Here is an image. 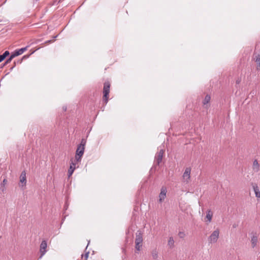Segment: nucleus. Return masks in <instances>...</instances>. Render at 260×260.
<instances>
[{"label":"nucleus","mask_w":260,"mask_h":260,"mask_svg":"<svg viewBox=\"0 0 260 260\" xmlns=\"http://www.w3.org/2000/svg\"><path fill=\"white\" fill-rule=\"evenodd\" d=\"M151 255L153 259H156L158 257V252L156 249H154L152 251Z\"/></svg>","instance_id":"aec40b11"},{"label":"nucleus","mask_w":260,"mask_h":260,"mask_svg":"<svg viewBox=\"0 0 260 260\" xmlns=\"http://www.w3.org/2000/svg\"><path fill=\"white\" fill-rule=\"evenodd\" d=\"M253 190L254 191L256 197L259 198H260V191H259L258 187L257 186V185L256 184H254V185H253Z\"/></svg>","instance_id":"2eb2a0df"},{"label":"nucleus","mask_w":260,"mask_h":260,"mask_svg":"<svg viewBox=\"0 0 260 260\" xmlns=\"http://www.w3.org/2000/svg\"><path fill=\"white\" fill-rule=\"evenodd\" d=\"M206 216L205 218V221L208 222V223L210 222L212 220V218L213 216V212L211 210H208L206 212Z\"/></svg>","instance_id":"9d476101"},{"label":"nucleus","mask_w":260,"mask_h":260,"mask_svg":"<svg viewBox=\"0 0 260 260\" xmlns=\"http://www.w3.org/2000/svg\"><path fill=\"white\" fill-rule=\"evenodd\" d=\"M29 47V46H27L24 48H20L19 49H17V50H16L14 52V53L15 54V55L17 56H19L21 54H22L24 51H25L26 50H27L28 47Z\"/></svg>","instance_id":"9b49d317"},{"label":"nucleus","mask_w":260,"mask_h":260,"mask_svg":"<svg viewBox=\"0 0 260 260\" xmlns=\"http://www.w3.org/2000/svg\"><path fill=\"white\" fill-rule=\"evenodd\" d=\"M15 57H16V56L15 55L14 52L12 53L10 56L5 62V64H7L9 63L12 61V60Z\"/></svg>","instance_id":"f3484780"},{"label":"nucleus","mask_w":260,"mask_h":260,"mask_svg":"<svg viewBox=\"0 0 260 260\" xmlns=\"http://www.w3.org/2000/svg\"><path fill=\"white\" fill-rule=\"evenodd\" d=\"M47 247V242L45 240H43L41 243L40 246V251L41 253V255L40 256V258H42V257L45 254L46 252V248Z\"/></svg>","instance_id":"39448f33"},{"label":"nucleus","mask_w":260,"mask_h":260,"mask_svg":"<svg viewBox=\"0 0 260 260\" xmlns=\"http://www.w3.org/2000/svg\"><path fill=\"white\" fill-rule=\"evenodd\" d=\"M110 83L109 81L105 82L104 83L103 87V102L106 105L109 100V94L110 92Z\"/></svg>","instance_id":"f03ea898"},{"label":"nucleus","mask_w":260,"mask_h":260,"mask_svg":"<svg viewBox=\"0 0 260 260\" xmlns=\"http://www.w3.org/2000/svg\"><path fill=\"white\" fill-rule=\"evenodd\" d=\"M190 172L191 169L190 168H186L185 172L183 175V179H184V181L187 183L188 182L190 177Z\"/></svg>","instance_id":"0eeeda50"},{"label":"nucleus","mask_w":260,"mask_h":260,"mask_svg":"<svg viewBox=\"0 0 260 260\" xmlns=\"http://www.w3.org/2000/svg\"><path fill=\"white\" fill-rule=\"evenodd\" d=\"M168 244L171 248H172L174 247V241L173 238L172 237H170L169 238Z\"/></svg>","instance_id":"6ab92c4d"},{"label":"nucleus","mask_w":260,"mask_h":260,"mask_svg":"<svg viewBox=\"0 0 260 260\" xmlns=\"http://www.w3.org/2000/svg\"><path fill=\"white\" fill-rule=\"evenodd\" d=\"M142 246V244L135 243V248L137 250L140 251Z\"/></svg>","instance_id":"412c9836"},{"label":"nucleus","mask_w":260,"mask_h":260,"mask_svg":"<svg viewBox=\"0 0 260 260\" xmlns=\"http://www.w3.org/2000/svg\"><path fill=\"white\" fill-rule=\"evenodd\" d=\"M219 232L218 230L214 231L209 236L208 240L210 243H214L217 242L219 237Z\"/></svg>","instance_id":"20e7f679"},{"label":"nucleus","mask_w":260,"mask_h":260,"mask_svg":"<svg viewBox=\"0 0 260 260\" xmlns=\"http://www.w3.org/2000/svg\"><path fill=\"white\" fill-rule=\"evenodd\" d=\"M86 143V140L84 138H82L81 140L80 143L78 145L75 155V160L76 161H79L81 160V157L84 152Z\"/></svg>","instance_id":"f257e3e1"},{"label":"nucleus","mask_w":260,"mask_h":260,"mask_svg":"<svg viewBox=\"0 0 260 260\" xmlns=\"http://www.w3.org/2000/svg\"><path fill=\"white\" fill-rule=\"evenodd\" d=\"M89 242H90V241H88V244H87V246H86V249H87V246H88V245L89 244Z\"/></svg>","instance_id":"473e14b6"},{"label":"nucleus","mask_w":260,"mask_h":260,"mask_svg":"<svg viewBox=\"0 0 260 260\" xmlns=\"http://www.w3.org/2000/svg\"><path fill=\"white\" fill-rule=\"evenodd\" d=\"M22 60L21 59H19L17 61H16V63H21L22 62Z\"/></svg>","instance_id":"bb28decb"},{"label":"nucleus","mask_w":260,"mask_h":260,"mask_svg":"<svg viewBox=\"0 0 260 260\" xmlns=\"http://www.w3.org/2000/svg\"><path fill=\"white\" fill-rule=\"evenodd\" d=\"M178 236L180 238H183L185 236V234L183 232H179L178 233Z\"/></svg>","instance_id":"5701e85b"},{"label":"nucleus","mask_w":260,"mask_h":260,"mask_svg":"<svg viewBox=\"0 0 260 260\" xmlns=\"http://www.w3.org/2000/svg\"><path fill=\"white\" fill-rule=\"evenodd\" d=\"M6 64H5V63L3 64V66L2 67V68H3L4 66H5Z\"/></svg>","instance_id":"f704fd0d"},{"label":"nucleus","mask_w":260,"mask_h":260,"mask_svg":"<svg viewBox=\"0 0 260 260\" xmlns=\"http://www.w3.org/2000/svg\"><path fill=\"white\" fill-rule=\"evenodd\" d=\"M75 165L76 163L72 161V162L70 164V168L68 170V176L70 177L73 173L75 169Z\"/></svg>","instance_id":"f8f14e48"},{"label":"nucleus","mask_w":260,"mask_h":260,"mask_svg":"<svg viewBox=\"0 0 260 260\" xmlns=\"http://www.w3.org/2000/svg\"><path fill=\"white\" fill-rule=\"evenodd\" d=\"M89 252L88 251V252L85 253V254H84V256L82 255V257H84L85 260H87V258L88 257V256H89Z\"/></svg>","instance_id":"b1692460"},{"label":"nucleus","mask_w":260,"mask_h":260,"mask_svg":"<svg viewBox=\"0 0 260 260\" xmlns=\"http://www.w3.org/2000/svg\"><path fill=\"white\" fill-rule=\"evenodd\" d=\"M26 183V173L25 171H23L21 172V175L20 176V184L19 186L21 188H23L24 186H25Z\"/></svg>","instance_id":"423d86ee"},{"label":"nucleus","mask_w":260,"mask_h":260,"mask_svg":"<svg viewBox=\"0 0 260 260\" xmlns=\"http://www.w3.org/2000/svg\"><path fill=\"white\" fill-rule=\"evenodd\" d=\"M7 183V180L6 179H4L2 183V185L4 186Z\"/></svg>","instance_id":"a878e982"},{"label":"nucleus","mask_w":260,"mask_h":260,"mask_svg":"<svg viewBox=\"0 0 260 260\" xmlns=\"http://www.w3.org/2000/svg\"><path fill=\"white\" fill-rule=\"evenodd\" d=\"M14 68V67L13 66L12 67H11V69H10V71H12L13 69Z\"/></svg>","instance_id":"72a5a7b5"},{"label":"nucleus","mask_w":260,"mask_h":260,"mask_svg":"<svg viewBox=\"0 0 260 260\" xmlns=\"http://www.w3.org/2000/svg\"><path fill=\"white\" fill-rule=\"evenodd\" d=\"M241 82V79H238L237 80H236V84H238L240 83Z\"/></svg>","instance_id":"cd10ccee"},{"label":"nucleus","mask_w":260,"mask_h":260,"mask_svg":"<svg viewBox=\"0 0 260 260\" xmlns=\"http://www.w3.org/2000/svg\"><path fill=\"white\" fill-rule=\"evenodd\" d=\"M135 239V243L142 244L143 242V234L140 230L137 231Z\"/></svg>","instance_id":"1a4fd4ad"},{"label":"nucleus","mask_w":260,"mask_h":260,"mask_svg":"<svg viewBox=\"0 0 260 260\" xmlns=\"http://www.w3.org/2000/svg\"><path fill=\"white\" fill-rule=\"evenodd\" d=\"M62 109H63V110L64 111H66V110H67V107H63Z\"/></svg>","instance_id":"c756f323"},{"label":"nucleus","mask_w":260,"mask_h":260,"mask_svg":"<svg viewBox=\"0 0 260 260\" xmlns=\"http://www.w3.org/2000/svg\"><path fill=\"white\" fill-rule=\"evenodd\" d=\"M257 236H256V234H253L252 237H251V244H252V247L253 248L255 247L257 244Z\"/></svg>","instance_id":"4468645a"},{"label":"nucleus","mask_w":260,"mask_h":260,"mask_svg":"<svg viewBox=\"0 0 260 260\" xmlns=\"http://www.w3.org/2000/svg\"><path fill=\"white\" fill-rule=\"evenodd\" d=\"M211 100V96L209 94H207L203 101V104L204 105H206L208 104Z\"/></svg>","instance_id":"a211bd4d"},{"label":"nucleus","mask_w":260,"mask_h":260,"mask_svg":"<svg viewBox=\"0 0 260 260\" xmlns=\"http://www.w3.org/2000/svg\"><path fill=\"white\" fill-rule=\"evenodd\" d=\"M52 42L51 40H48V41H47L45 43H51Z\"/></svg>","instance_id":"7c9ffc66"},{"label":"nucleus","mask_w":260,"mask_h":260,"mask_svg":"<svg viewBox=\"0 0 260 260\" xmlns=\"http://www.w3.org/2000/svg\"><path fill=\"white\" fill-rule=\"evenodd\" d=\"M252 169L255 172H257L259 170V165L256 159L253 162Z\"/></svg>","instance_id":"ddd939ff"},{"label":"nucleus","mask_w":260,"mask_h":260,"mask_svg":"<svg viewBox=\"0 0 260 260\" xmlns=\"http://www.w3.org/2000/svg\"><path fill=\"white\" fill-rule=\"evenodd\" d=\"M167 188L166 187H162L160 190V192L159 194V202L161 203L166 197Z\"/></svg>","instance_id":"6e6552de"},{"label":"nucleus","mask_w":260,"mask_h":260,"mask_svg":"<svg viewBox=\"0 0 260 260\" xmlns=\"http://www.w3.org/2000/svg\"><path fill=\"white\" fill-rule=\"evenodd\" d=\"M57 36L54 37V38H56Z\"/></svg>","instance_id":"c9c22d12"},{"label":"nucleus","mask_w":260,"mask_h":260,"mask_svg":"<svg viewBox=\"0 0 260 260\" xmlns=\"http://www.w3.org/2000/svg\"><path fill=\"white\" fill-rule=\"evenodd\" d=\"M9 54V52L8 51H6L3 54L0 55V62L3 61Z\"/></svg>","instance_id":"dca6fc26"},{"label":"nucleus","mask_w":260,"mask_h":260,"mask_svg":"<svg viewBox=\"0 0 260 260\" xmlns=\"http://www.w3.org/2000/svg\"><path fill=\"white\" fill-rule=\"evenodd\" d=\"M16 64V61H15L14 62V66H13V67H15Z\"/></svg>","instance_id":"2f4dec72"},{"label":"nucleus","mask_w":260,"mask_h":260,"mask_svg":"<svg viewBox=\"0 0 260 260\" xmlns=\"http://www.w3.org/2000/svg\"><path fill=\"white\" fill-rule=\"evenodd\" d=\"M164 152V150L161 149L156 153L154 158V164L155 165L159 166L160 163L162 161Z\"/></svg>","instance_id":"7ed1b4c3"},{"label":"nucleus","mask_w":260,"mask_h":260,"mask_svg":"<svg viewBox=\"0 0 260 260\" xmlns=\"http://www.w3.org/2000/svg\"><path fill=\"white\" fill-rule=\"evenodd\" d=\"M255 61L257 63H260V53L257 55L255 56Z\"/></svg>","instance_id":"4be33fe9"},{"label":"nucleus","mask_w":260,"mask_h":260,"mask_svg":"<svg viewBox=\"0 0 260 260\" xmlns=\"http://www.w3.org/2000/svg\"><path fill=\"white\" fill-rule=\"evenodd\" d=\"M33 52H32L31 53H30V54H28V55H24L21 59L22 60H23V59H26L27 58H28L29 57V56Z\"/></svg>","instance_id":"393cba45"},{"label":"nucleus","mask_w":260,"mask_h":260,"mask_svg":"<svg viewBox=\"0 0 260 260\" xmlns=\"http://www.w3.org/2000/svg\"><path fill=\"white\" fill-rule=\"evenodd\" d=\"M258 66H257V69L258 70H260V63H258Z\"/></svg>","instance_id":"c85d7f7f"}]
</instances>
